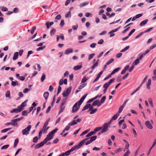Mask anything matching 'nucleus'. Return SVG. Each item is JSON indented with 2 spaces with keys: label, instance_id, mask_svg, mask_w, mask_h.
I'll return each mask as SVG.
<instances>
[{
  "label": "nucleus",
  "instance_id": "774afa93",
  "mask_svg": "<svg viewBox=\"0 0 156 156\" xmlns=\"http://www.w3.org/2000/svg\"><path fill=\"white\" fill-rule=\"evenodd\" d=\"M88 4L87 3L85 2L83 3H81L80 4V7H82Z\"/></svg>",
  "mask_w": 156,
  "mask_h": 156
},
{
  "label": "nucleus",
  "instance_id": "393cba45",
  "mask_svg": "<svg viewBox=\"0 0 156 156\" xmlns=\"http://www.w3.org/2000/svg\"><path fill=\"white\" fill-rule=\"evenodd\" d=\"M23 118V117H21L20 118H17L15 119L12 120V121L13 122H16L22 119Z\"/></svg>",
  "mask_w": 156,
  "mask_h": 156
},
{
  "label": "nucleus",
  "instance_id": "20e7f679",
  "mask_svg": "<svg viewBox=\"0 0 156 156\" xmlns=\"http://www.w3.org/2000/svg\"><path fill=\"white\" fill-rule=\"evenodd\" d=\"M108 126L107 123L104 124L103 126V128L101 133H103L107 132L108 130Z\"/></svg>",
  "mask_w": 156,
  "mask_h": 156
},
{
  "label": "nucleus",
  "instance_id": "4c0bfd02",
  "mask_svg": "<svg viewBox=\"0 0 156 156\" xmlns=\"http://www.w3.org/2000/svg\"><path fill=\"white\" fill-rule=\"evenodd\" d=\"M56 31L55 30V29H52L50 32V34L51 36L54 35L55 34V32Z\"/></svg>",
  "mask_w": 156,
  "mask_h": 156
},
{
  "label": "nucleus",
  "instance_id": "412c9836",
  "mask_svg": "<svg viewBox=\"0 0 156 156\" xmlns=\"http://www.w3.org/2000/svg\"><path fill=\"white\" fill-rule=\"evenodd\" d=\"M49 94L48 92H45L44 94V97L46 100L48 98Z\"/></svg>",
  "mask_w": 156,
  "mask_h": 156
},
{
  "label": "nucleus",
  "instance_id": "4d7b16f0",
  "mask_svg": "<svg viewBox=\"0 0 156 156\" xmlns=\"http://www.w3.org/2000/svg\"><path fill=\"white\" fill-rule=\"evenodd\" d=\"M98 100H96L95 101L92 103V106L98 105Z\"/></svg>",
  "mask_w": 156,
  "mask_h": 156
},
{
  "label": "nucleus",
  "instance_id": "aec40b11",
  "mask_svg": "<svg viewBox=\"0 0 156 156\" xmlns=\"http://www.w3.org/2000/svg\"><path fill=\"white\" fill-rule=\"evenodd\" d=\"M25 101L22 103L20 106H18L21 109H22V111L23 109V108L26 105V104L25 103Z\"/></svg>",
  "mask_w": 156,
  "mask_h": 156
},
{
  "label": "nucleus",
  "instance_id": "5fc2aeb1",
  "mask_svg": "<svg viewBox=\"0 0 156 156\" xmlns=\"http://www.w3.org/2000/svg\"><path fill=\"white\" fill-rule=\"evenodd\" d=\"M62 88L60 86H59L58 88V92H57V95H58V94H59Z\"/></svg>",
  "mask_w": 156,
  "mask_h": 156
},
{
  "label": "nucleus",
  "instance_id": "9b49d317",
  "mask_svg": "<svg viewBox=\"0 0 156 156\" xmlns=\"http://www.w3.org/2000/svg\"><path fill=\"white\" fill-rule=\"evenodd\" d=\"M156 144V139H155L154 140V143H153L152 146L149 149V151L147 153V155H148L149 154H150V153L151 149L153 147H154L155 145Z\"/></svg>",
  "mask_w": 156,
  "mask_h": 156
},
{
  "label": "nucleus",
  "instance_id": "603ef678",
  "mask_svg": "<svg viewBox=\"0 0 156 156\" xmlns=\"http://www.w3.org/2000/svg\"><path fill=\"white\" fill-rule=\"evenodd\" d=\"M149 102L150 105L151 106L153 107V105L152 99L150 98H149Z\"/></svg>",
  "mask_w": 156,
  "mask_h": 156
},
{
  "label": "nucleus",
  "instance_id": "ddd939ff",
  "mask_svg": "<svg viewBox=\"0 0 156 156\" xmlns=\"http://www.w3.org/2000/svg\"><path fill=\"white\" fill-rule=\"evenodd\" d=\"M19 84V83L17 81H12L11 83V85L13 87H15L16 85L18 86Z\"/></svg>",
  "mask_w": 156,
  "mask_h": 156
},
{
  "label": "nucleus",
  "instance_id": "473e14b6",
  "mask_svg": "<svg viewBox=\"0 0 156 156\" xmlns=\"http://www.w3.org/2000/svg\"><path fill=\"white\" fill-rule=\"evenodd\" d=\"M65 17L66 18L71 17V12L70 11H69L66 14Z\"/></svg>",
  "mask_w": 156,
  "mask_h": 156
},
{
  "label": "nucleus",
  "instance_id": "c03bdc74",
  "mask_svg": "<svg viewBox=\"0 0 156 156\" xmlns=\"http://www.w3.org/2000/svg\"><path fill=\"white\" fill-rule=\"evenodd\" d=\"M106 97L105 96H103L101 100V103H103L105 100Z\"/></svg>",
  "mask_w": 156,
  "mask_h": 156
},
{
  "label": "nucleus",
  "instance_id": "f3484780",
  "mask_svg": "<svg viewBox=\"0 0 156 156\" xmlns=\"http://www.w3.org/2000/svg\"><path fill=\"white\" fill-rule=\"evenodd\" d=\"M18 52H15L14 53V56L13 57V60H16L18 58Z\"/></svg>",
  "mask_w": 156,
  "mask_h": 156
},
{
  "label": "nucleus",
  "instance_id": "69168bd1",
  "mask_svg": "<svg viewBox=\"0 0 156 156\" xmlns=\"http://www.w3.org/2000/svg\"><path fill=\"white\" fill-rule=\"evenodd\" d=\"M38 140V138L37 136L34 137L33 140V142L34 143H36Z\"/></svg>",
  "mask_w": 156,
  "mask_h": 156
},
{
  "label": "nucleus",
  "instance_id": "cd10ccee",
  "mask_svg": "<svg viewBox=\"0 0 156 156\" xmlns=\"http://www.w3.org/2000/svg\"><path fill=\"white\" fill-rule=\"evenodd\" d=\"M97 136H93L90 137V140L92 142L93 141L95 140L97 138Z\"/></svg>",
  "mask_w": 156,
  "mask_h": 156
},
{
  "label": "nucleus",
  "instance_id": "a19ab883",
  "mask_svg": "<svg viewBox=\"0 0 156 156\" xmlns=\"http://www.w3.org/2000/svg\"><path fill=\"white\" fill-rule=\"evenodd\" d=\"M113 58L111 59L108 62L106 63V65H108L114 61Z\"/></svg>",
  "mask_w": 156,
  "mask_h": 156
},
{
  "label": "nucleus",
  "instance_id": "f257e3e1",
  "mask_svg": "<svg viewBox=\"0 0 156 156\" xmlns=\"http://www.w3.org/2000/svg\"><path fill=\"white\" fill-rule=\"evenodd\" d=\"M84 100V97H82L79 101H78L74 105L73 107L72 112H76L78 110L80 105L82 103Z\"/></svg>",
  "mask_w": 156,
  "mask_h": 156
},
{
  "label": "nucleus",
  "instance_id": "37998d69",
  "mask_svg": "<svg viewBox=\"0 0 156 156\" xmlns=\"http://www.w3.org/2000/svg\"><path fill=\"white\" fill-rule=\"evenodd\" d=\"M76 148L77 149V146H75L73 147H72L70 150H69L71 152H72V151H73L74 150H75L76 149Z\"/></svg>",
  "mask_w": 156,
  "mask_h": 156
},
{
  "label": "nucleus",
  "instance_id": "13d9d810",
  "mask_svg": "<svg viewBox=\"0 0 156 156\" xmlns=\"http://www.w3.org/2000/svg\"><path fill=\"white\" fill-rule=\"evenodd\" d=\"M36 29V27H33L32 28V30H31V33L32 34L34 33V30Z\"/></svg>",
  "mask_w": 156,
  "mask_h": 156
},
{
  "label": "nucleus",
  "instance_id": "bb28decb",
  "mask_svg": "<svg viewBox=\"0 0 156 156\" xmlns=\"http://www.w3.org/2000/svg\"><path fill=\"white\" fill-rule=\"evenodd\" d=\"M110 84L108 82L105 83L103 85V87L107 89Z\"/></svg>",
  "mask_w": 156,
  "mask_h": 156
},
{
  "label": "nucleus",
  "instance_id": "e433bc0d",
  "mask_svg": "<svg viewBox=\"0 0 156 156\" xmlns=\"http://www.w3.org/2000/svg\"><path fill=\"white\" fill-rule=\"evenodd\" d=\"M5 96L6 97L10 98V92L9 91H7L5 94Z\"/></svg>",
  "mask_w": 156,
  "mask_h": 156
},
{
  "label": "nucleus",
  "instance_id": "0eeeda50",
  "mask_svg": "<svg viewBox=\"0 0 156 156\" xmlns=\"http://www.w3.org/2000/svg\"><path fill=\"white\" fill-rule=\"evenodd\" d=\"M22 111V109H21L19 107H18L17 108H14L12 110L10 111L11 113L16 112L17 113L20 112Z\"/></svg>",
  "mask_w": 156,
  "mask_h": 156
},
{
  "label": "nucleus",
  "instance_id": "3c124183",
  "mask_svg": "<svg viewBox=\"0 0 156 156\" xmlns=\"http://www.w3.org/2000/svg\"><path fill=\"white\" fill-rule=\"evenodd\" d=\"M45 46H43V47H39L37 49V51H39L41 50H42L44 49L45 48Z\"/></svg>",
  "mask_w": 156,
  "mask_h": 156
},
{
  "label": "nucleus",
  "instance_id": "b1692460",
  "mask_svg": "<svg viewBox=\"0 0 156 156\" xmlns=\"http://www.w3.org/2000/svg\"><path fill=\"white\" fill-rule=\"evenodd\" d=\"M148 20H145L143 21H142L140 23V26H142L144 25H145L148 21Z\"/></svg>",
  "mask_w": 156,
  "mask_h": 156
},
{
  "label": "nucleus",
  "instance_id": "6e6552de",
  "mask_svg": "<svg viewBox=\"0 0 156 156\" xmlns=\"http://www.w3.org/2000/svg\"><path fill=\"white\" fill-rule=\"evenodd\" d=\"M145 125L149 129H151L152 128L153 126L151 124L149 121H147L145 122Z\"/></svg>",
  "mask_w": 156,
  "mask_h": 156
},
{
  "label": "nucleus",
  "instance_id": "8fccbe9b",
  "mask_svg": "<svg viewBox=\"0 0 156 156\" xmlns=\"http://www.w3.org/2000/svg\"><path fill=\"white\" fill-rule=\"evenodd\" d=\"M9 146V145H4L1 147V149H7L8 147Z\"/></svg>",
  "mask_w": 156,
  "mask_h": 156
},
{
  "label": "nucleus",
  "instance_id": "2f4dec72",
  "mask_svg": "<svg viewBox=\"0 0 156 156\" xmlns=\"http://www.w3.org/2000/svg\"><path fill=\"white\" fill-rule=\"evenodd\" d=\"M28 113V112L27 110H25L22 112V114L23 115L27 116Z\"/></svg>",
  "mask_w": 156,
  "mask_h": 156
},
{
  "label": "nucleus",
  "instance_id": "a18cd8bd",
  "mask_svg": "<svg viewBox=\"0 0 156 156\" xmlns=\"http://www.w3.org/2000/svg\"><path fill=\"white\" fill-rule=\"evenodd\" d=\"M122 148H119L115 151V153L116 154L118 152H119L121 151H122Z\"/></svg>",
  "mask_w": 156,
  "mask_h": 156
},
{
  "label": "nucleus",
  "instance_id": "2eb2a0df",
  "mask_svg": "<svg viewBox=\"0 0 156 156\" xmlns=\"http://www.w3.org/2000/svg\"><path fill=\"white\" fill-rule=\"evenodd\" d=\"M140 63V60L137 58L132 63V65H136Z\"/></svg>",
  "mask_w": 156,
  "mask_h": 156
},
{
  "label": "nucleus",
  "instance_id": "dca6fc26",
  "mask_svg": "<svg viewBox=\"0 0 156 156\" xmlns=\"http://www.w3.org/2000/svg\"><path fill=\"white\" fill-rule=\"evenodd\" d=\"M54 24L53 22H51L50 23L49 22H47L46 23V25L47 26V28L48 29L52 25Z\"/></svg>",
  "mask_w": 156,
  "mask_h": 156
},
{
  "label": "nucleus",
  "instance_id": "338daca9",
  "mask_svg": "<svg viewBox=\"0 0 156 156\" xmlns=\"http://www.w3.org/2000/svg\"><path fill=\"white\" fill-rule=\"evenodd\" d=\"M101 129H102L101 127H97V128H96V129H94V130L95 131H96V132L98 131L101 130Z\"/></svg>",
  "mask_w": 156,
  "mask_h": 156
},
{
  "label": "nucleus",
  "instance_id": "4be33fe9",
  "mask_svg": "<svg viewBox=\"0 0 156 156\" xmlns=\"http://www.w3.org/2000/svg\"><path fill=\"white\" fill-rule=\"evenodd\" d=\"M84 143V142H83V140L81 141L78 144L76 145L77 147V149L79 148Z\"/></svg>",
  "mask_w": 156,
  "mask_h": 156
},
{
  "label": "nucleus",
  "instance_id": "4468645a",
  "mask_svg": "<svg viewBox=\"0 0 156 156\" xmlns=\"http://www.w3.org/2000/svg\"><path fill=\"white\" fill-rule=\"evenodd\" d=\"M82 67L81 65H78L75 66L73 68V69L75 70H77L80 69Z\"/></svg>",
  "mask_w": 156,
  "mask_h": 156
},
{
  "label": "nucleus",
  "instance_id": "7c9ffc66",
  "mask_svg": "<svg viewBox=\"0 0 156 156\" xmlns=\"http://www.w3.org/2000/svg\"><path fill=\"white\" fill-rule=\"evenodd\" d=\"M98 62H96L91 67V68L92 69H94L96 67L98 66Z\"/></svg>",
  "mask_w": 156,
  "mask_h": 156
},
{
  "label": "nucleus",
  "instance_id": "f704fd0d",
  "mask_svg": "<svg viewBox=\"0 0 156 156\" xmlns=\"http://www.w3.org/2000/svg\"><path fill=\"white\" fill-rule=\"evenodd\" d=\"M0 9L2 11H6L8 10V9L5 7H0Z\"/></svg>",
  "mask_w": 156,
  "mask_h": 156
},
{
  "label": "nucleus",
  "instance_id": "a211bd4d",
  "mask_svg": "<svg viewBox=\"0 0 156 156\" xmlns=\"http://www.w3.org/2000/svg\"><path fill=\"white\" fill-rule=\"evenodd\" d=\"M77 124V122H76V120H73L70 123H69L68 124V125L69 126H72Z\"/></svg>",
  "mask_w": 156,
  "mask_h": 156
},
{
  "label": "nucleus",
  "instance_id": "1a4fd4ad",
  "mask_svg": "<svg viewBox=\"0 0 156 156\" xmlns=\"http://www.w3.org/2000/svg\"><path fill=\"white\" fill-rule=\"evenodd\" d=\"M151 83V80L149 79L148 80V82L146 83V87L148 89H150L151 87L150 86Z\"/></svg>",
  "mask_w": 156,
  "mask_h": 156
},
{
  "label": "nucleus",
  "instance_id": "de8ad7c7",
  "mask_svg": "<svg viewBox=\"0 0 156 156\" xmlns=\"http://www.w3.org/2000/svg\"><path fill=\"white\" fill-rule=\"evenodd\" d=\"M46 77L45 76L44 74H43L42 75V76H41V80L42 82H43L44 81V80Z\"/></svg>",
  "mask_w": 156,
  "mask_h": 156
},
{
  "label": "nucleus",
  "instance_id": "6e6d98bb",
  "mask_svg": "<svg viewBox=\"0 0 156 156\" xmlns=\"http://www.w3.org/2000/svg\"><path fill=\"white\" fill-rule=\"evenodd\" d=\"M7 124H8V125H12L14 126H18L17 123H12V122H10L9 123H8Z\"/></svg>",
  "mask_w": 156,
  "mask_h": 156
},
{
  "label": "nucleus",
  "instance_id": "5701e85b",
  "mask_svg": "<svg viewBox=\"0 0 156 156\" xmlns=\"http://www.w3.org/2000/svg\"><path fill=\"white\" fill-rule=\"evenodd\" d=\"M90 106V104H88L86 105L82 109V111H84L85 110L87 109Z\"/></svg>",
  "mask_w": 156,
  "mask_h": 156
},
{
  "label": "nucleus",
  "instance_id": "c756f323",
  "mask_svg": "<svg viewBox=\"0 0 156 156\" xmlns=\"http://www.w3.org/2000/svg\"><path fill=\"white\" fill-rule=\"evenodd\" d=\"M18 142H19V140L18 139V138H17L15 140V142H14V148H15L16 145H17L18 143Z\"/></svg>",
  "mask_w": 156,
  "mask_h": 156
},
{
  "label": "nucleus",
  "instance_id": "423d86ee",
  "mask_svg": "<svg viewBox=\"0 0 156 156\" xmlns=\"http://www.w3.org/2000/svg\"><path fill=\"white\" fill-rule=\"evenodd\" d=\"M46 143V141H45L44 140L41 142V143H39L36 145L35 147V148L36 149H37L39 148H40L42 146H43Z\"/></svg>",
  "mask_w": 156,
  "mask_h": 156
},
{
  "label": "nucleus",
  "instance_id": "f8f14e48",
  "mask_svg": "<svg viewBox=\"0 0 156 156\" xmlns=\"http://www.w3.org/2000/svg\"><path fill=\"white\" fill-rule=\"evenodd\" d=\"M49 127H48L47 128H46V127L43 126L42 129L41 130L43 132V133H46L47 131V130H48Z\"/></svg>",
  "mask_w": 156,
  "mask_h": 156
},
{
  "label": "nucleus",
  "instance_id": "bf43d9fd",
  "mask_svg": "<svg viewBox=\"0 0 156 156\" xmlns=\"http://www.w3.org/2000/svg\"><path fill=\"white\" fill-rule=\"evenodd\" d=\"M130 153V151L129 150H128L126 152V153L124 154L123 156H128Z\"/></svg>",
  "mask_w": 156,
  "mask_h": 156
},
{
  "label": "nucleus",
  "instance_id": "0e129e2a",
  "mask_svg": "<svg viewBox=\"0 0 156 156\" xmlns=\"http://www.w3.org/2000/svg\"><path fill=\"white\" fill-rule=\"evenodd\" d=\"M130 28V27H128L126 29H125L122 32V33L125 34V33H126V31L128 30Z\"/></svg>",
  "mask_w": 156,
  "mask_h": 156
},
{
  "label": "nucleus",
  "instance_id": "680f3d73",
  "mask_svg": "<svg viewBox=\"0 0 156 156\" xmlns=\"http://www.w3.org/2000/svg\"><path fill=\"white\" fill-rule=\"evenodd\" d=\"M112 75V74H111V73L108 75L107 77H106L104 79V80H106L107 79H108V78H110L111 77V75Z\"/></svg>",
  "mask_w": 156,
  "mask_h": 156
},
{
  "label": "nucleus",
  "instance_id": "58836bf2",
  "mask_svg": "<svg viewBox=\"0 0 156 156\" xmlns=\"http://www.w3.org/2000/svg\"><path fill=\"white\" fill-rule=\"evenodd\" d=\"M120 27H119V28H116V29H115V30H111V31H110V32H109V34H110V33H113V32H116L118 30V29L120 28Z\"/></svg>",
  "mask_w": 156,
  "mask_h": 156
},
{
  "label": "nucleus",
  "instance_id": "79ce46f5",
  "mask_svg": "<svg viewBox=\"0 0 156 156\" xmlns=\"http://www.w3.org/2000/svg\"><path fill=\"white\" fill-rule=\"evenodd\" d=\"M87 84L86 83H84L83 84H81L80 85L78 88L79 89H82L83 87H84Z\"/></svg>",
  "mask_w": 156,
  "mask_h": 156
},
{
  "label": "nucleus",
  "instance_id": "c85d7f7f",
  "mask_svg": "<svg viewBox=\"0 0 156 156\" xmlns=\"http://www.w3.org/2000/svg\"><path fill=\"white\" fill-rule=\"evenodd\" d=\"M124 106H123L122 105L119 108V110L118 112L117 113H119H119H121L123 109L124 108Z\"/></svg>",
  "mask_w": 156,
  "mask_h": 156
},
{
  "label": "nucleus",
  "instance_id": "e2e57ef3",
  "mask_svg": "<svg viewBox=\"0 0 156 156\" xmlns=\"http://www.w3.org/2000/svg\"><path fill=\"white\" fill-rule=\"evenodd\" d=\"M61 16L60 15H58L56 16L55 19L59 20L61 19Z\"/></svg>",
  "mask_w": 156,
  "mask_h": 156
},
{
  "label": "nucleus",
  "instance_id": "864d4df0",
  "mask_svg": "<svg viewBox=\"0 0 156 156\" xmlns=\"http://www.w3.org/2000/svg\"><path fill=\"white\" fill-rule=\"evenodd\" d=\"M64 25V21L63 20H61L60 23V26L61 27H63Z\"/></svg>",
  "mask_w": 156,
  "mask_h": 156
},
{
  "label": "nucleus",
  "instance_id": "f03ea898",
  "mask_svg": "<svg viewBox=\"0 0 156 156\" xmlns=\"http://www.w3.org/2000/svg\"><path fill=\"white\" fill-rule=\"evenodd\" d=\"M31 128V125H29L25 129L22 130V133L23 135H27L29 134V132L30 131Z\"/></svg>",
  "mask_w": 156,
  "mask_h": 156
},
{
  "label": "nucleus",
  "instance_id": "ea45409f",
  "mask_svg": "<svg viewBox=\"0 0 156 156\" xmlns=\"http://www.w3.org/2000/svg\"><path fill=\"white\" fill-rule=\"evenodd\" d=\"M97 110V108H95L94 109H93L90 112V114H93L94 113H95Z\"/></svg>",
  "mask_w": 156,
  "mask_h": 156
},
{
  "label": "nucleus",
  "instance_id": "09e8293b",
  "mask_svg": "<svg viewBox=\"0 0 156 156\" xmlns=\"http://www.w3.org/2000/svg\"><path fill=\"white\" fill-rule=\"evenodd\" d=\"M95 55V54L93 53L90 55L89 56L88 60H90Z\"/></svg>",
  "mask_w": 156,
  "mask_h": 156
},
{
  "label": "nucleus",
  "instance_id": "6ab92c4d",
  "mask_svg": "<svg viewBox=\"0 0 156 156\" xmlns=\"http://www.w3.org/2000/svg\"><path fill=\"white\" fill-rule=\"evenodd\" d=\"M119 115V113H117L115 115H114L111 118V119L113 121V120H115L117 119Z\"/></svg>",
  "mask_w": 156,
  "mask_h": 156
},
{
  "label": "nucleus",
  "instance_id": "a878e982",
  "mask_svg": "<svg viewBox=\"0 0 156 156\" xmlns=\"http://www.w3.org/2000/svg\"><path fill=\"white\" fill-rule=\"evenodd\" d=\"M120 68H117L115 69H114L111 73V74H114L116 72H117L119 71V70L120 69Z\"/></svg>",
  "mask_w": 156,
  "mask_h": 156
},
{
  "label": "nucleus",
  "instance_id": "c9c22d12",
  "mask_svg": "<svg viewBox=\"0 0 156 156\" xmlns=\"http://www.w3.org/2000/svg\"><path fill=\"white\" fill-rule=\"evenodd\" d=\"M88 79V78L86 77H84L82 80L81 83H85L87 80Z\"/></svg>",
  "mask_w": 156,
  "mask_h": 156
},
{
  "label": "nucleus",
  "instance_id": "72a5a7b5",
  "mask_svg": "<svg viewBox=\"0 0 156 156\" xmlns=\"http://www.w3.org/2000/svg\"><path fill=\"white\" fill-rule=\"evenodd\" d=\"M11 129V128H7V129H3L2 130H1V132L2 133H5V132H6L7 131L10 130V129Z\"/></svg>",
  "mask_w": 156,
  "mask_h": 156
},
{
  "label": "nucleus",
  "instance_id": "49530a36",
  "mask_svg": "<svg viewBox=\"0 0 156 156\" xmlns=\"http://www.w3.org/2000/svg\"><path fill=\"white\" fill-rule=\"evenodd\" d=\"M70 128L69 126V125L66 126L65 129L63 130V133H64L66 131H67Z\"/></svg>",
  "mask_w": 156,
  "mask_h": 156
},
{
  "label": "nucleus",
  "instance_id": "39448f33",
  "mask_svg": "<svg viewBox=\"0 0 156 156\" xmlns=\"http://www.w3.org/2000/svg\"><path fill=\"white\" fill-rule=\"evenodd\" d=\"M54 136L52 135L50 133L47 135L46 138L44 140L46 143L48 141L51 140L53 137Z\"/></svg>",
  "mask_w": 156,
  "mask_h": 156
},
{
  "label": "nucleus",
  "instance_id": "9d476101",
  "mask_svg": "<svg viewBox=\"0 0 156 156\" xmlns=\"http://www.w3.org/2000/svg\"><path fill=\"white\" fill-rule=\"evenodd\" d=\"M73 52V50L72 48H69L66 49L65 52V54L68 55L70 53H72Z\"/></svg>",
  "mask_w": 156,
  "mask_h": 156
},
{
  "label": "nucleus",
  "instance_id": "052dcab7",
  "mask_svg": "<svg viewBox=\"0 0 156 156\" xmlns=\"http://www.w3.org/2000/svg\"><path fill=\"white\" fill-rule=\"evenodd\" d=\"M58 130V129H55V130H54L53 131H51V132L50 133L52 135H53Z\"/></svg>",
  "mask_w": 156,
  "mask_h": 156
},
{
  "label": "nucleus",
  "instance_id": "7ed1b4c3",
  "mask_svg": "<svg viewBox=\"0 0 156 156\" xmlns=\"http://www.w3.org/2000/svg\"><path fill=\"white\" fill-rule=\"evenodd\" d=\"M72 89V87H69L67 89L65 90L62 93V95L64 97H67L70 94Z\"/></svg>",
  "mask_w": 156,
  "mask_h": 156
}]
</instances>
